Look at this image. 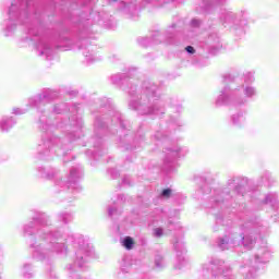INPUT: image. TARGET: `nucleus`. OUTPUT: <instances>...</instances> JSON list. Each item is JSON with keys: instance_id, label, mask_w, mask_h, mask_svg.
<instances>
[{"instance_id": "7", "label": "nucleus", "mask_w": 279, "mask_h": 279, "mask_svg": "<svg viewBox=\"0 0 279 279\" xmlns=\"http://www.w3.org/2000/svg\"><path fill=\"white\" fill-rule=\"evenodd\" d=\"M0 125H1L2 130H10V128H12V125H14V121H12L10 119L2 120Z\"/></svg>"}, {"instance_id": "5", "label": "nucleus", "mask_w": 279, "mask_h": 279, "mask_svg": "<svg viewBox=\"0 0 279 279\" xmlns=\"http://www.w3.org/2000/svg\"><path fill=\"white\" fill-rule=\"evenodd\" d=\"M234 125H243L245 123V116L243 113L234 114L233 118Z\"/></svg>"}, {"instance_id": "2", "label": "nucleus", "mask_w": 279, "mask_h": 279, "mask_svg": "<svg viewBox=\"0 0 279 279\" xmlns=\"http://www.w3.org/2000/svg\"><path fill=\"white\" fill-rule=\"evenodd\" d=\"M255 258H257L259 263H268V260H271V251H269L266 242L257 246Z\"/></svg>"}, {"instance_id": "10", "label": "nucleus", "mask_w": 279, "mask_h": 279, "mask_svg": "<svg viewBox=\"0 0 279 279\" xmlns=\"http://www.w3.org/2000/svg\"><path fill=\"white\" fill-rule=\"evenodd\" d=\"M162 234H163V231L161 228L154 229V236L160 238V236H162Z\"/></svg>"}, {"instance_id": "3", "label": "nucleus", "mask_w": 279, "mask_h": 279, "mask_svg": "<svg viewBox=\"0 0 279 279\" xmlns=\"http://www.w3.org/2000/svg\"><path fill=\"white\" fill-rule=\"evenodd\" d=\"M37 51L39 56H44L46 60H51V54L53 53V50L49 47V44L47 43H39L37 46Z\"/></svg>"}, {"instance_id": "6", "label": "nucleus", "mask_w": 279, "mask_h": 279, "mask_svg": "<svg viewBox=\"0 0 279 279\" xmlns=\"http://www.w3.org/2000/svg\"><path fill=\"white\" fill-rule=\"evenodd\" d=\"M182 151V148L177 147L174 149H171L169 153V156L171 160H175L177 158H180V153Z\"/></svg>"}, {"instance_id": "12", "label": "nucleus", "mask_w": 279, "mask_h": 279, "mask_svg": "<svg viewBox=\"0 0 279 279\" xmlns=\"http://www.w3.org/2000/svg\"><path fill=\"white\" fill-rule=\"evenodd\" d=\"M185 50L187 51V53H195V48H193L192 46H187Z\"/></svg>"}, {"instance_id": "4", "label": "nucleus", "mask_w": 279, "mask_h": 279, "mask_svg": "<svg viewBox=\"0 0 279 279\" xmlns=\"http://www.w3.org/2000/svg\"><path fill=\"white\" fill-rule=\"evenodd\" d=\"M122 246L125 247V250H132L134 247V239L131 236H126L122 240Z\"/></svg>"}, {"instance_id": "1", "label": "nucleus", "mask_w": 279, "mask_h": 279, "mask_svg": "<svg viewBox=\"0 0 279 279\" xmlns=\"http://www.w3.org/2000/svg\"><path fill=\"white\" fill-rule=\"evenodd\" d=\"M241 242H243L244 247L247 250H252L255 243L252 235L243 236L241 234H231L221 238L218 242V245L221 250H230V247L241 245Z\"/></svg>"}, {"instance_id": "13", "label": "nucleus", "mask_w": 279, "mask_h": 279, "mask_svg": "<svg viewBox=\"0 0 279 279\" xmlns=\"http://www.w3.org/2000/svg\"><path fill=\"white\" fill-rule=\"evenodd\" d=\"M192 23H193V25H199V21H197V20H193Z\"/></svg>"}, {"instance_id": "8", "label": "nucleus", "mask_w": 279, "mask_h": 279, "mask_svg": "<svg viewBox=\"0 0 279 279\" xmlns=\"http://www.w3.org/2000/svg\"><path fill=\"white\" fill-rule=\"evenodd\" d=\"M244 95L246 97H254V95H256V89L254 87H252V86H246L244 88Z\"/></svg>"}, {"instance_id": "14", "label": "nucleus", "mask_w": 279, "mask_h": 279, "mask_svg": "<svg viewBox=\"0 0 279 279\" xmlns=\"http://www.w3.org/2000/svg\"><path fill=\"white\" fill-rule=\"evenodd\" d=\"M15 112V114H21V111H14Z\"/></svg>"}, {"instance_id": "11", "label": "nucleus", "mask_w": 279, "mask_h": 279, "mask_svg": "<svg viewBox=\"0 0 279 279\" xmlns=\"http://www.w3.org/2000/svg\"><path fill=\"white\" fill-rule=\"evenodd\" d=\"M162 197H171V190L167 189L162 191Z\"/></svg>"}, {"instance_id": "9", "label": "nucleus", "mask_w": 279, "mask_h": 279, "mask_svg": "<svg viewBox=\"0 0 279 279\" xmlns=\"http://www.w3.org/2000/svg\"><path fill=\"white\" fill-rule=\"evenodd\" d=\"M134 108H135V110L142 111L143 114H150V112H151V109H149V107L146 105H138L137 107H134Z\"/></svg>"}]
</instances>
